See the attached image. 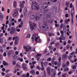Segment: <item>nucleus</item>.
<instances>
[{
  "instance_id": "obj_1",
  "label": "nucleus",
  "mask_w": 77,
  "mask_h": 77,
  "mask_svg": "<svg viewBox=\"0 0 77 77\" xmlns=\"http://www.w3.org/2000/svg\"><path fill=\"white\" fill-rule=\"evenodd\" d=\"M29 24H30V28L31 30H33L35 29V28L36 27V24L34 23H32H32L30 22V21L29 22Z\"/></svg>"
},
{
  "instance_id": "obj_2",
  "label": "nucleus",
  "mask_w": 77,
  "mask_h": 77,
  "mask_svg": "<svg viewBox=\"0 0 77 77\" xmlns=\"http://www.w3.org/2000/svg\"><path fill=\"white\" fill-rule=\"evenodd\" d=\"M48 11V9H45L44 10H43V13H40L39 15V16L40 17H41L42 18H44V17H45V13H46V12H47Z\"/></svg>"
},
{
  "instance_id": "obj_3",
  "label": "nucleus",
  "mask_w": 77,
  "mask_h": 77,
  "mask_svg": "<svg viewBox=\"0 0 77 77\" xmlns=\"http://www.w3.org/2000/svg\"><path fill=\"white\" fill-rule=\"evenodd\" d=\"M11 29H10V28H8L7 29V30L8 32L10 31V33L11 35H13L15 33V28L13 27H11Z\"/></svg>"
},
{
  "instance_id": "obj_4",
  "label": "nucleus",
  "mask_w": 77,
  "mask_h": 77,
  "mask_svg": "<svg viewBox=\"0 0 77 77\" xmlns=\"http://www.w3.org/2000/svg\"><path fill=\"white\" fill-rule=\"evenodd\" d=\"M73 14H74V8L73 7L72 9L71 12V16L72 17L71 22L72 25H74V22L73 21Z\"/></svg>"
},
{
  "instance_id": "obj_5",
  "label": "nucleus",
  "mask_w": 77,
  "mask_h": 77,
  "mask_svg": "<svg viewBox=\"0 0 77 77\" xmlns=\"http://www.w3.org/2000/svg\"><path fill=\"white\" fill-rule=\"evenodd\" d=\"M37 5V3L35 1H33L32 2V10H35L36 9V6Z\"/></svg>"
},
{
  "instance_id": "obj_6",
  "label": "nucleus",
  "mask_w": 77,
  "mask_h": 77,
  "mask_svg": "<svg viewBox=\"0 0 77 77\" xmlns=\"http://www.w3.org/2000/svg\"><path fill=\"white\" fill-rule=\"evenodd\" d=\"M43 29L45 31H47L48 30V27L46 24H44L42 26Z\"/></svg>"
},
{
  "instance_id": "obj_7",
  "label": "nucleus",
  "mask_w": 77,
  "mask_h": 77,
  "mask_svg": "<svg viewBox=\"0 0 77 77\" xmlns=\"http://www.w3.org/2000/svg\"><path fill=\"white\" fill-rule=\"evenodd\" d=\"M15 39H17L15 40V45H17V44H18V39L19 38L18 37H17V36H16L15 37H14L13 38V41H14Z\"/></svg>"
},
{
  "instance_id": "obj_8",
  "label": "nucleus",
  "mask_w": 77,
  "mask_h": 77,
  "mask_svg": "<svg viewBox=\"0 0 77 77\" xmlns=\"http://www.w3.org/2000/svg\"><path fill=\"white\" fill-rule=\"evenodd\" d=\"M23 48H24V49H25L26 50V52H28V51H30V50L32 49V47L30 46L29 47V48H27L26 46H23Z\"/></svg>"
},
{
  "instance_id": "obj_9",
  "label": "nucleus",
  "mask_w": 77,
  "mask_h": 77,
  "mask_svg": "<svg viewBox=\"0 0 77 77\" xmlns=\"http://www.w3.org/2000/svg\"><path fill=\"white\" fill-rule=\"evenodd\" d=\"M58 60L59 62L58 63L57 66H58V67H60V64H61V57L60 56L59 57Z\"/></svg>"
},
{
  "instance_id": "obj_10",
  "label": "nucleus",
  "mask_w": 77,
  "mask_h": 77,
  "mask_svg": "<svg viewBox=\"0 0 77 77\" xmlns=\"http://www.w3.org/2000/svg\"><path fill=\"white\" fill-rule=\"evenodd\" d=\"M27 9L26 7H25L24 10V15L25 17L27 16Z\"/></svg>"
},
{
  "instance_id": "obj_11",
  "label": "nucleus",
  "mask_w": 77,
  "mask_h": 77,
  "mask_svg": "<svg viewBox=\"0 0 77 77\" xmlns=\"http://www.w3.org/2000/svg\"><path fill=\"white\" fill-rule=\"evenodd\" d=\"M47 6H48V3L45 2L43 5L42 6V8L43 9H46V8H47Z\"/></svg>"
},
{
  "instance_id": "obj_12",
  "label": "nucleus",
  "mask_w": 77,
  "mask_h": 77,
  "mask_svg": "<svg viewBox=\"0 0 77 77\" xmlns=\"http://www.w3.org/2000/svg\"><path fill=\"white\" fill-rule=\"evenodd\" d=\"M47 70L48 74V75H51V72H50V68H48Z\"/></svg>"
},
{
  "instance_id": "obj_13",
  "label": "nucleus",
  "mask_w": 77,
  "mask_h": 77,
  "mask_svg": "<svg viewBox=\"0 0 77 77\" xmlns=\"http://www.w3.org/2000/svg\"><path fill=\"white\" fill-rule=\"evenodd\" d=\"M4 66H8V63L6 62L5 60H4L2 62Z\"/></svg>"
},
{
  "instance_id": "obj_14",
  "label": "nucleus",
  "mask_w": 77,
  "mask_h": 77,
  "mask_svg": "<svg viewBox=\"0 0 77 77\" xmlns=\"http://www.w3.org/2000/svg\"><path fill=\"white\" fill-rule=\"evenodd\" d=\"M30 73L31 74H32L33 75H35V72L34 69H32L30 71Z\"/></svg>"
},
{
  "instance_id": "obj_15",
  "label": "nucleus",
  "mask_w": 77,
  "mask_h": 77,
  "mask_svg": "<svg viewBox=\"0 0 77 77\" xmlns=\"http://www.w3.org/2000/svg\"><path fill=\"white\" fill-rule=\"evenodd\" d=\"M67 58V55L66 54H64V55H63L62 59L63 60H64L65 59H66Z\"/></svg>"
},
{
  "instance_id": "obj_16",
  "label": "nucleus",
  "mask_w": 77,
  "mask_h": 77,
  "mask_svg": "<svg viewBox=\"0 0 77 77\" xmlns=\"http://www.w3.org/2000/svg\"><path fill=\"white\" fill-rule=\"evenodd\" d=\"M16 4H17V1H14V3H13V6L14 8H16Z\"/></svg>"
},
{
  "instance_id": "obj_17",
  "label": "nucleus",
  "mask_w": 77,
  "mask_h": 77,
  "mask_svg": "<svg viewBox=\"0 0 77 77\" xmlns=\"http://www.w3.org/2000/svg\"><path fill=\"white\" fill-rule=\"evenodd\" d=\"M56 75V73L55 72H53V74L51 75V77H55Z\"/></svg>"
},
{
  "instance_id": "obj_18",
  "label": "nucleus",
  "mask_w": 77,
  "mask_h": 77,
  "mask_svg": "<svg viewBox=\"0 0 77 77\" xmlns=\"http://www.w3.org/2000/svg\"><path fill=\"white\" fill-rule=\"evenodd\" d=\"M20 7L21 8H23L24 7V4H23V3H22V2H20Z\"/></svg>"
},
{
  "instance_id": "obj_19",
  "label": "nucleus",
  "mask_w": 77,
  "mask_h": 77,
  "mask_svg": "<svg viewBox=\"0 0 77 77\" xmlns=\"http://www.w3.org/2000/svg\"><path fill=\"white\" fill-rule=\"evenodd\" d=\"M48 62H45L44 63V66L45 67H47V66H48Z\"/></svg>"
},
{
  "instance_id": "obj_20",
  "label": "nucleus",
  "mask_w": 77,
  "mask_h": 77,
  "mask_svg": "<svg viewBox=\"0 0 77 77\" xmlns=\"http://www.w3.org/2000/svg\"><path fill=\"white\" fill-rule=\"evenodd\" d=\"M17 15H18V13H17V12L16 11L13 14V17H15V16H17Z\"/></svg>"
},
{
  "instance_id": "obj_21",
  "label": "nucleus",
  "mask_w": 77,
  "mask_h": 77,
  "mask_svg": "<svg viewBox=\"0 0 77 77\" xmlns=\"http://www.w3.org/2000/svg\"><path fill=\"white\" fill-rule=\"evenodd\" d=\"M39 6L37 5L35 7V9L37 11H38V10H39Z\"/></svg>"
},
{
  "instance_id": "obj_22",
  "label": "nucleus",
  "mask_w": 77,
  "mask_h": 77,
  "mask_svg": "<svg viewBox=\"0 0 77 77\" xmlns=\"http://www.w3.org/2000/svg\"><path fill=\"white\" fill-rule=\"evenodd\" d=\"M69 2H67L66 3V5L67 7H69Z\"/></svg>"
},
{
  "instance_id": "obj_23",
  "label": "nucleus",
  "mask_w": 77,
  "mask_h": 77,
  "mask_svg": "<svg viewBox=\"0 0 77 77\" xmlns=\"http://www.w3.org/2000/svg\"><path fill=\"white\" fill-rule=\"evenodd\" d=\"M0 18H3V14L1 12H0Z\"/></svg>"
},
{
  "instance_id": "obj_24",
  "label": "nucleus",
  "mask_w": 77,
  "mask_h": 77,
  "mask_svg": "<svg viewBox=\"0 0 77 77\" xmlns=\"http://www.w3.org/2000/svg\"><path fill=\"white\" fill-rule=\"evenodd\" d=\"M27 65L25 63H23L22 64L23 68L26 67Z\"/></svg>"
},
{
  "instance_id": "obj_25",
  "label": "nucleus",
  "mask_w": 77,
  "mask_h": 77,
  "mask_svg": "<svg viewBox=\"0 0 77 77\" xmlns=\"http://www.w3.org/2000/svg\"><path fill=\"white\" fill-rule=\"evenodd\" d=\"M41 56H42V55H41V54H38L36 55V57L37 58H38L39 56H40V57H41Z\"/></svg>"
},
{
  "instance_id": "obj_26",
  "label": "nucleus",
  "mask_w": 77,
  "mask_h": 77,
  "mask_svg": "<svg viewBox=\"0 0 77 77\" xmlns=\"http://www.w3.org/2000/svg\"><path fill=\"white\" fill-rule=\"evenodd\" d=\"M68 70H69L68 68H66L64 69V72H68Z\"/></svg>"
},
{
  "instance_id": "obj_27",
  "label": "nucleus",
  "mask_w": 77,
  "mask_h": 77,
  "mask_svg": "<svg viewBox=\"0 0 77 77\" xmlns=\"http://www.w3.org/2000/svg\"><path fill=\"white\" fill-rule=\"evenodd\" d=\"M60 33L61 34V36H63V35H64L63 31L61 30L60 31Z\"/></svg>"
},
{
  "instance_id": "obj_28",
  "label": "nucleus",
  "mask_w": 77,
  "mask_h": 77,
  "mask_svg": "<svg viewBox=\"0 0 77 77\" xmlns=\"http://www.w3.org/2000/svg\"><path fill=\"white\" fill-rule=\"evenodd\" d=\"M34 15L33 14L32 16H30V18L32 20H33L34 19Z\"/></svg>"
},
{
  "instance_id": "obj_29",
  "label": "nucleus",
  "mask_w": 77,
  "mask_h": 77,
  "mask_svg": "<svg viewBox=\"0 0 77 77\" xmlns=\"http://www.w3.org/2000/svg\"><path fill=\"white\" fill-rule=\"evenodd\" d=\"M38 41H37V42H38V43H41V39H40V38H39V36H38Z\"/></svg>"
},
{
  "instance_id": "obj_30",
  "label": "nucleus",
  "mask_w": 77,
  "mask_h": 77,
  "mask_svg": "<svg viewBox=\"0 0 77 77\" xmlns=\"http://www.w3.org/2000/svg\"><path fill=\"white\" fill-rule=\"evenodd\" d=\"M51 58L50 57L48 58V59H47V61L48 62H50V61H51Z\"/></svg>"
},
{
  "instance_id": "obj_31",
  "label": "nucleus",
  "mask_w": 77,
  "mask_h": 77,
  "mask_svg": "<svg viewBox=\"0 0 77 77\" xmlns=\"http://www.w3.org/2000/svg\"><path fill=\"white\" fill-rule=\"evenodd\" d=\"M39 20V17L38 16H36L35 18V20L36 21H38Z\"/></svg>"
},
{
  "instance_id": "obj_32",
  "label": "nucleus",
  "mask_w": 77,
  "mask_h": 77,
  "mask_svg": "<svg viewBox=\"0 0 77 77\" xmlns=\"http://www.w3.org/2000/svg\"><path fill=\"white\" fill-rule=\"evenodd\" d=\"M51 62L52 63H54V58L53 57L52 58Z\"/></svg>"
},
{
  "instance_id": "obj_33",
  "label": "nucleus",
  "mask_w": 77,
  "mask_h": 77,
  "mask_svg": "<svg viewBox=\"0 0 77 77\" xmlns=\"http://www.w3.org/2000/svg\"><path fill=\"white\" fill-rule=\"evenodd\" d=\"M36 69H38L39 70H41V68L39 67V66H36Z\"/></svg>"
},
{
  "instance_id": "obj_34",
  "label": "nucleus",
  "mask_w": 77,
  "mask_h": 77,
  "mask_svg": "<svg viewBox=\"0 0 77 77\" xmlns=\"http://www.w3.org/2000/svg\"><path fill=\"white\" fill-rule=\"evenodd\" d=\"M60 36L61 37L62 39H63V41H65V37L63 36H63H62V35H60Z\"/></svg>"
},
{
  "instance_id": "obj_35",
  "label": "nucleus",
  "mask_w": 77,
  "mask_h": 77,
  "mask_svg": "<svg viewBox=\"0 0 77 77\" xmlns=\"http://www.w3.org/2000/svg\"><path fill=\"white\" fill-rule=\"evenodd\" d=\"M23 70H24V71H27V70H28V69L26 68V67H23Z\"/></svg>"
},
{
  "instance_id": "obj_36",
  "label": "nucleus",
  "mask_w": 77,
  "mask_h": 77,
  "mask_svg": "<svg viewBox=\"0 0 77 77\" xmlns=\"http://www.w3.org/2000/svg\"><path fill=\"white\" fill-rule=\"evenodd\" d=\"M38 38H39L38 37H36L35 38V42H38V41H37V40H38Z\"/></svg>"
},
{
  "instance_id": "obj_37",
  "label": "nucleus",
  "mask_w": 77,
  "mask_h": 77,
  "mask_svg": "<svg viewBox=\"0 0 77 77\" xmlns=\"http://www.w3.org/2000/svg\"><path fill=\"white\" fill-rule=\"evenodd\" d=\"M30 75V74H29V73H27L26 74V77H29Z\"/></svg>"
},
{
  "instance_id": "obj_38",
  "label": "nucleus",
  "mask_w": 77,
  "mask_h": 77,
  "mask_svg": "<svg viewBox=\"0 0 77 77\" xmlns=\"http://www.w3.org/2000/svg\"><path fill=\"white\" fill-rule=\"evenodd\" d=\"M18 53H19V52L18 51H16L15 52V54L16 55H18Z\"/></svg>"
},
{
  "instance_id": "obj_39",
  "label": "nucleus",
  "mask_w": 77,
  "mask_h": 77,
  "mask_svg": "<svg viewBox=\"0 0 77 77\" xmlns=\"http://www.w3.org/2000/svg\"><path fill=\"white\" fill-rule=\"evenodd\" d=\"M35 68V65H33L32 66H31V69H33V68Z\"/></svg>"
},
{
  "instance_id": "obj_40",
  "label": "nucleus",
  "mask_w": 77,
  "mask_h": 77,
  "mask_svg": "<svg viewBox=\"0 0 77 77\" xmlns=\"http://www.w3.org/2000/svg\"><path fill=\"white\" fill-rule=\"evenodd\" d=\"M30 35H31V34L27 35L26 36V38H30Z\"/></svg>"
},
{
  "instance_id": "obj_41",
  "label": "nucleus",
  "mask_w": 77,
  "mask_h": 77,
  "mask_svg": "<svg viewBox=\"0 0 77 77\" xmlns=\"http://www.w3.org/2000/svg\"><path fill=\"white\" fill-rule=\"evenodd\" d=\"M16 66L18 68H21V66L18 64L16 65Z\"/></svg>"
},
{
  "instance_id": "obj_42",
  "label": "nucleus",
  "mask_w": 77,
  "mask_h": 77,
  "mask_svg": "<svg viewBox=\"0 0 77 77\" xmlns=\"http://www.w3.org/2000/svg\"><path fill=\"white\" fill-rule=\"evenodd\" d=\"M66 47L67 49H69V48L70 47V45H67Z\"/></svg>"
},
{
  "instance_id": "obj_43",
  "label": "nucleus",
  "mask_w": 77,
  "mask_h": 77,
  "mask_svg": "<svg viewBox=\"0 0 77 77\" xmlns=\"http://www.w3.org/2000/svg\"><path fill=\"white\" fill-rule=\"evenodd\" d=\"M2 75L3 76H5V75H6V74L4 72H2Z\"/></svg>"
},
{
  "instance_id": "obj_44",
  "label": "nucleus",
  "mask_w": 77,
  "mask_h": 77,
  "mask_svg": "<svg viewBox=\"0 0 77 77\" xmlns=\"http://www.w3.org/2000/svg\"><path fill=\"white\" fill-rule=\"evenodd\" d=\"M72 68L73 69H76V67L75 66H73Z\"/></svg>"
},
{
  "instance_id": "obj_45",
  "label": "nucleus",
  "mask_w": 77,
  "mask_h": 77,
  "mask_svg": "<svg viewBox=\"0 0 77 77\" xmlns=\"http://www.w3.org/2000/svg\"><path fill=\"white\" fill-rule=\"evenodd\" d=\"M66 74H63V75H62V77H66Z\"/></svg>"
},
{
  "instance_id": "obj_46",
  "label": "nucleus",
  "mask_w": 77,
  "mask_h": 77,
  "mask_svg": "<svg viewBox=\"0 0 77 77\" xmlns=\"http://www.w3.org/2000/svg\"><path fill=\"white\" fill-rule=\"evenodd\" d=\"M10 71V69L7 70H6L5 71L6 73H7V74H8V72H9V71Z\"/></svg>"
},
{
  "instance_id": "obj_47",
  "label": "nucleus",
  "mask_w": 77,
  "mask_h": 77,
  "mask_svg": "<svg viewBox=\"0 0 77 77\" xmlns=\"http://www.w3.org/2000/svg\"><path fill=\"white\" fill-rule=\"evenodd\" d=\"M73 72L71 71H70L69 72H68V74H69V75H71V74H72V73Z\"/></svg>"
},
{
  "instance_id": "obj_48",
  "label": "nucleus",
  "mask_w": 77,
  "mask_h": 77,
  "mask_svg": "<svg viewBox=\"0 0 77 77\" xmlns=\"http://www.w3.org/2000/svg\"><path fill=\"white\" fill-rule=\"evenodd\" d=\"M10 77V74H8L6 75V77Z\"/></svg>"
},
{
  "instance_id": "obj_49",
  "label": "nucleus",
  "mask_w": 77,
  "mask_h": 77,
  "mask_svg": "<svg viewBox=\"0 0 77 77\" xmlns=\"http://www.w3.org/2000/svg\"><path fill=\"white\" fill-rule=\"evenodd\" d=\"M55 27H58L59 26V25L57 24H55Z\"/></svg>"
},
{
  "instance_id": "obj_50",
  "label": "nucleus",
  "mask_w": 77,
  "mask_h": 77,
  "mask_svg": "<svg viewBox=\"0 0 77 77\" xmlns=\"http://www.w3.org/2000/svg\"><path fill=\"white\" fill-rule=\"evenodd\" d=\"M3 56L4 57L6 56V52H5L4 53Z\"/></svg>"
},
{
  "instance_id": "obj_51",
  "label": "nucleus",
  "mask_w": 77,
  "mask_h": 77,
  "mask_svg": "<svg viewBox=\"0 0 77 77\" xmlns=\"http://www.w3.org/2000/svg\"><path fill=\"white\" fill-rule=\"evenodd\" d=\"M12 64L13 65H15L16 64V61H13V62Z\"/></svg>"
},
{
  "instance_id": "obj_52",
  "label": "nucleus",
  "mask_w": 77,
  "mask_h": 77,
  "mask_svg": "<svg viewBox=\"0 0 77 77\" xmlns=\"http://www.w3.org/2000/svg\"><path fill=\"white\" fill-rule=\"evenodd\" d=\"M3 40L2 38H1L0 39V42H1V43H2V42H3Z\"/></svg>"
},
{
  "instance_id": "obj_53",
  "label": "nucleus",
  "mask_w": 77,
  "mask_h": 77,
  "mask_svg": "<svg viewBox=\"0 0 77 77\" xmlns=\"http://www.w3.org/2000/svg\"><path fill=\"white\" fill-rule=\"evenodd\" d=\"M63 23H62L60 25V28L61 29H62V27H63Z\"/></svg>"
},
{
  "instance_id": "obj_54",
  "label": "nucleus",
  "mask_w": 77,
  "mask_h": 77,
  "mask_svg": "<svg viewBox=\"0 0 77 77\" xmlns=\"http://www.w3.org/2000/svg\"><path fill=\"white\" fill-rule=\"evenodd\" d=\"M63 30H64V29H65V27H66V26H65V23H64L63 24Z\"/></svg>"
},
{
  "instance_id": "obj_55",
  "label": "nucleus",
  "mask_w": 77,
  "mask_h": 77,
  "mask_svg": "<svg viewBox=\"0 0 77 77\" xmlns=\"http://www.w3.org/2000/svg\"><path fill=\"white\" fill-rule=\"evenodd\" d=\"M65 17L66 18H68V14H66L65 15Z\"/></svg>"
},
{
  "instance_id": "obj_56",
  "label": "nucleus",
  "mask_w": 77,
  "mask_h": 77,
  "mask_svg": "<svg viewBox=\"0 0 77 77\" xmlns=\"http://www.w3.org/2000/svg\"><path fill=\"white\" fill-rule=\"evenodd\" d=\"M36 63V61H32V65H35Z\"/></svg>"
},
{
  "instance_id": "obj_57",
  "label": "nucleus",
  "mask_w": 77,
  "mask_h": 77,
  "mask_svg": "<svg viewBox=\"0 0 77 77\" xmlns=\"http://www.w3.org/2000/svg\"><path fill=\"white\" fill-rule=\"evenodd\" d=\"M32 42H33L35 40V38H33V37L32 38Z\"/></svg>"
},
{
  "instance_id": "obj_58",
  "label": "nucleus",
  "mask_w": 77,
  "mask_h": 77,
  "mask_svg": "<svg viewBox=\"0 0 77 77\" xmlns=\"http://www.w3.org/2000/svg\"><path fill=\"white\" fill-rule=\"evenodd\" d=\"M54 65H57V61H55L54 62Z\"/></svg>"
},
{
  "instance_id": "obj_59",
  "label": "nucleus",
  "mask_w": 77,
  "mask_h": 77,
  "mask_svg": "<svg viewBox=\"0 0 77 77\" xmlns=\"http://www.w3.org/2000/svg\"><path fill=\"white\" fill-rule=\"evenodd\" d=\"M59 40H63V39H62V37H59Z\"/></svg>"
},
{
  "instance_id": "obj_60",
  "label": "nucleus",
  "mask_w": 77,
  "mask_h": 77,
  "mask_svg": "<svg viewBox=\"0 0 77 77\" xmlns=\"http://www.w3.org/2000/svg\"><path fill=\"white\" fill-rule=\"evenodd\" d=\"M12 50H10L9 51V52H8V53H10V54H12Z\"/></svg>"
},
{
  "instance_id": "obj_61",
  "label": "nucleus",
  "mask_w": 77,
  "mask_h": 77,
  "mask_svg": "<svg viewBox=\"0 0 77 77\" xmlns=\"http://www.w3.org/2000/svg\"><path fill=\"white\" fill-rule=\"evenodd\" d=\"M45 69V68H44V67H42L41 69L42 71H44V70Z\"/></svg>"
},
{
  "instance_id": "obj_62",
  "label": "nucleus",
  "mask_w": 77,
  "mask_h": 77,
  "mask_svg": "<svg viewBox=\"0 0 77 77\" xmlns=\"http://www.w3.org/2000/svg\"><path fill=\"white\" fill-rule=\"evenodd\" d=\"M8 40H9V41H11V40H12V38L11 37H9L8 38Z\"/></svg>"
},
{
  "instance_id": "obj_63",
  "label": "nucleus",
  "mask_w": 77,
  "mask_h": 77,
  "mask_svg": "<svg viewBox=\"0 0 77 77\" xmlns=\"http://www.w3.org/2000/svg\"><path fill=\"white\" fill-rule=\"evenodd\" d=\"M54 42H52L51 43L50 45H52L53 44H54Z\"/></svg>"
},
{
  "instance_id": "obj_64",
  "label": "nucleus",
  "mask_w": 77,
  "mask_h": 77,
  "mask_svg": "<svg viewBox=\"0 0 77 77\" xmlns=\"http://www.w3.org/2000/svg\"><path fill=\"white\" fill-rule=\"evenodd\" d=\"M9 24V21L7 20L6 21V24Z\"/></svg>"
}]
</instances>
